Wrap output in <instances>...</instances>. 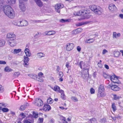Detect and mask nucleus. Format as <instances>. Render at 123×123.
Returning <instances> with one entry per match:
<instances>
[{
    "label": "nucleus",
    "mask_w": 123,
    "mask_h": 123,
    "mask_svg": "<svg viewBox=\"0 0 123 123\" xmlns=\"http://www.w3.org/2000/svg\"><path fill=\"white\" fill-rule=\"evenodd\" d=\"M110 78L111 80L114 83H120L117 78L115 75L111 76Z\"/></svg>",
    "instance_id": "20e7f679"
},
{
    "label": "nucleus",
    "mask_w": 123,
    "mask_h": 123,
    "mask_svg": "<svg viewBox=\"0 0 123 123\" xmlns=\"http://www.w3.org/2000/svg\"><path fill=\"white\" fill-rule=\"evenodd\" d=\"M17 21V26H21L22 21L21 20Z\"/></svg>",
    "instance_id": "c03bdc74"
},
{
    "label": "nucleus",
    "mask_w": 123,
    "mask_h": 123,
    "mask_svg": "<svg viewBox=\"0 0 123 123\" xmlns=\"http://www.w3.org/2000/svg\"><path fill=\"white\" fill-rule=\"evenodd\" d=\"M60 69V68L58 66L56 69V70L57 71V73L58 72Z\"/></svg>",
    "instance_id": "338daca9"
},
{
    "label": "nucleus",
    "mask_w": 123,
    "mask_h": 123,
    "mask_svg": "<svg viewBox=\"0 0 123 123\" xmlns=\"http://www.w3.org/2000/svg\"><path fill=\"white\" fill-rule=\"evenodd\" d=\"M19 5L20 9L22 11H24L26 9L25 3L21 0H19Z\"/></svg>",
    "instance_id": "f03ea898"
},
{
    "label": "nucleus",
    "mask_w": 123,
    "mask_h": 123,
    "mask_svg": "<svg viewBox=\"0 0 123 123\" xmlns=\"http://www.w3.org/2000/svg\"><path fill=\"white\" fill-rule=\"evenodd\" d=\"M24 123H31V121L29 119H26L24 120Z\"/></svg>",
    "instance_id": "a18cd8bd"
},
{
    "label": "nucleus",
    "mask_w": 123,
    "mask_h": 123,
    "mask_svg": "<svg viewBox=\"0 0 123 123\" xmlns=\"http://www.w3.org/2000/svg\"><path fill=\"white\" fill-rule=\"evenodd\" d=\"M46 35H53L55 33V32L54 31H46L45 32Z\"/></svg>",
    "instance_id": "4468645a"
},
{
    "label": "nucleus",
    "mask_w": 123,
    "mask_h": 123,
    "mask_svg": "<svg viewBox=\"0 0 123 123\" xmlns=\"http://www.w3.org/2000/svg\"><path fill=\"white\" fill-rule=\"evenodd\" d=\"M96 11H95V13L98 15H100L102 13V9L99 6H98Z\"/></svg>",
    "instance_id": "f8f14e48"
},
{
    "label": "nucleus",
    "mask_w": 123,
    "mask_h": 123,
    "mask_svg": "<svg viewBox=\"0 0 123 123\" xmlns=\"http://www.w3.org/2000/svg\"><path fill=\"white\" fill-rule=\"evenodd\" d=\"M71 99L74 101H77L78 100L75 97H72L71 98Z\"/></svg>",
    "instance_id": "603ef678"
},
{
    "label": "nucleus",
    "mask_w": 123,
    "mask_h": 123,
    "mask_svg": "<svg viewBox=\"0 0 123 123\" xmlns=\"http://www.w3.org/2000/svg\"><path fill=\"white\" fill-rule=\"evenodd\" d=\"M64 6L63 5L60 4H56L55 6V11L59 13L60 12V9L62 8Z\"/></svg>",
    "instance_id": "423d86ee"
},
{
    "label": "nucleus",
    "mask_w": 123,
    "mask_h": 123,
    "mask_svg": "<svg viewBox=\"0 0 123 123\" xmlns=\"http://www.w3.org/2000/svg\"><path fill=\"white\" fill-rule=\"evenodd\" d=\"M91 123H97V121L96 119L94 118H92L90 120Z\"/></svg>",
    "instance_id": "4c0bfd02"
},
{
    "label": "nucleus",
    "mask_w": 123,
    "mask_h": 123,
    "mask_svg": "<svg viewBox=\"0 0 123 123\" xmlns=\"http://www.w3.org/2000/svg\"><path fill=\"white\" fill-rule=\"evenodd\" d=\"M103 76L105 79L109 78H110V77L111 76H110L109 75L105 73H103Z\"/></svg>",
    "instance_id": "c9c22d12"
},
{
    "label": "nucleus",
    "mask_w": 123,
    "mask_h": 123,
    "mask_svg": "<svg viewBox=\"0 0 123 123\" xmlns=\"http://www.w3.org/2000/svg\"><path fill=\"white\" fill-rule=\"evenodd\" d=\"M24 62H28L29 61V59L28 57L24 56Z\"/></svg>",
    "instance_id": "58836bf2"
},
{
    "label": "nucleus",
    "mask_w": 123,
    "mask_h": 123,
    "mask_svg": "<svg viewBox=\"0 0 123 123\" xmlns=\"http://www.w3.org/2000/svg\"><path fill=\"white\" fill-rule=\"evenodd\" d=\"M7 37L9 39H16V35L13 33H9L7 34Z\"/></svg>",
    "instance_id": "1a4fd4ad"
},
{
    "label": "nucleus",
    "mask_w": 123,
    "mask_h": 123,
    "mask_svg": "<svg viewBox=\"0 0 123 123\" xmlns=\"http://www.w3.org/2000/svg\"><path fill=\"white\" fill-rule=\"evenodd\" d=\"M4 70L5 72H8L11 71L12 70V69L10 68L9 67L7 66L5 67Z\"/></svg>",
    "instance_id": "bb28decb"
},
{
    "label": "nucleus",
    "mask_w": 123,
    "mask_h": 123,
    "mask_svg": "<svg viewBox=\"0 0 123 123\" xmlns=\"http://www.w3.org/2000/svg\"><path fill=\"white\" fill-rule=\"evenodd\" d=\"M33 22L35 23H42L43 21L42 20H33Z\"/></svg>",
    "instance_id": "de8ad7c7"
},
{
    "label": "nucleus",
    "mask_w": 123,
    "mask_h": 123,
    "mask_svg": "<svg viewBox=\"0 0 123 123\" xmlns=\"http://www.w3.org/2000/svg\"><path fill=\"white\" fill-rule=\"evenodd\" d=\"M28 25V22L25 20H23L22 21L21 26H26Z\"/></svg>",
    "instance_id": "b1692460"
},
{
    "label": "nucleus",
    "mask_w": 123,
    "mask_h": 123,
    "mask_svg": "<svg viewBox=\"0 0 123 123\" xmlns=\"http://www.w3.org/2000/svg\"><path fill=\"white\" fill-rule=\"evenodd\" d=\"M28 75L31 78L34 79H36L37 76L36 75L32 74H28Z\"/></svg>",
    "instance_id": "cd10ccee"
},
{
    "label": "nucleus",
    "mask_w": 123,
    "mask_h": 123,
    "mask_svg": "<svg viewBox=\"0 0 123 123\" xmlns=\"http://www.w3.org/2000/svg\"><path fill=\"white\" fill-rule=\"evenodd\" d=\"M94 40V39H90L86 40V42L87 43H91L93 42Z\"/></svg>",
    "instance_id": "473e14b6"
},
{
    "label": "nucleus",
    "mask_w": 123,
    "mask_h": 123,
    "mask_svg": "<svg viewBox=\"0 0 123 123\" xmlns=\"http://www.w3.org/2000/svg\"><path fill=\"white\" fill-rule=\"evenodd\" d=\"M69 62H67L66 63V66L68 69L70 67V66L69 65Z\"/></svg>",
    "instance_id": "5fc2aeb1"
},
{
    "label": "nucleus",
    "mask_w": 123,
    "mask_h": 123,
    "mask_svg": "<svg viewBox=\"0 0 123 123\" xmlns=\"http://www.w3.org/2000/svg\"><path fill=\"white\" fill-rule=\"evenodd\" d=\"M16 39H9L8 41V43L12 47H14L15 46L16 44Z\"/></svg>",
    "instance_id": "39448f33"
},
{
    "label": "nucleus",
    "mask_w": 123,
    "mask_h": 123,
    "mask_svg": "<svg viewBox=\"0 0 123 123\" xmlns=\"http://www.w3.org/2000/svg\"><path fill=\"white\" fill-rule=\"evenodd\" d=\"M35 2L38 6L41 7L42 6L43 3L40 0H37Z\"/></svg>",
    "instance_id": "412c9836"
},
{
    "label": "nucleus",
    "mask_w": 123,
    "mask_h": 123,
    "mask_svg": "<svg viewBox=\"0 0 123 123\" xmlns=\"http://www.w3.org/2000/svg\"><path fill=\"white\" fill-rule=\"evenodd\" d=\"M113 53L114 56L115 57H119L120 54V52L116 50H114Z\"/></svg>",
    "instance_id": "6ab92c4d"
},
{
    "label": "nucleus",
    "mask_w": 123,
    "mask_h": 123,
    "mask_svg": "<svg viewBox=\"0 0 123 123\" xmlns=\"http://www.w3.org/2000/svg\"><path fill=\"white\" fill-rule=\"evenodd\" d=\"M36 79L37 81L40 82H42L43 81V80L42 77H39L38 76V77L37 76Z\"/></svg>",
    "instance_id": "c756f323"
},
{
    "label": "nucleus",
    "mask_w": 123,
    "mask_h": 123,
    "mask_svg": "<svg viewBox=\"0 0 123 123\" xmlns=\"http://www.w3.org/2000/svg\"><path fill=\"white\" fill-rule=\"evenodd\" d=\"M47 101L48 103L50 104L53 103V100L51 98H49L48 99Z\"/></svg>",
    "instance_id": "e433bc0d"
},
{
    "label": "nucleus",
    "mask_w": 123,
    "mask_h": 123,
    "mask_svg": "<svg viewBox=\"0 0 123 123\" xmlns=\"http://www.w3.org/2000/svg\"><path fill=\"white\" fill-rule=\"evenodd\" d=\"M81 48L79 46H78L77 47V50L79 52L81 50Z\"/></svg>",
    "instance_id": "680f3d73"
},
{
    "label": "nucleus",
    "mask_w": 123,
    "mask_h": 123,
    "mask_svg": "<svg viewBox=\"0 0 123 123\" xmlns=\"http://www.w3.org/2000/svg\"><path fill=\"white\" fill-rule=\"evenodd\" d=\"M121 34L120 33L117 34L116 32H114L113 33V37L117 38L120 36Z\"/></svg>",
    "instance_id": "4be33fe9"
},
{
    "label": "nucleus",
    "mask_w": 123,
    "mask_h": 123,
    "mask_svg": "<svg viewBox=\"0 0 123 123\" xmlns=\"http://www.w3.org/2000/svg\"><path fill=\"white\" fill-rule=\"evenodd\" d=\"M9 1H7L6 2L7 3H9V4H14L16 2V0H9Z\"/></svg>",
    "instance_id": "c85d7f7f"
},
{
    "label": "nucleus",
    "mask_w": 123,
    "mask_h": 123,
    "mask_svg": "<svg viewBox=\"0 0 123 123\" xmlns=\"http://www.w3.org/2000/svg\"><path fill=\"white\" fill-rule=\"evenodd\" d=\"M105 95V94L104 93V92H102L101 91H98V92L97 94L98 97H104Z\"/></svg>",
    "instance_id": "dca6fc26"
},
{
    "label": "nucleus",
    "mask_w": 123,
    "mask_h": 123,
    "mask_svg": "<svg viewBox=\"0 0 123 123\" xmlns=\"http://www.w3.org/2000/svg\"><path fill=\"white\" fill-rule=\"evenodd\" d=\"M58 74L59 77H62L63 75V74L62 72L61 71L60 72L58 73Z\"/></svg>",
    "instance_id": "09e8293b"
},
{
    "label": "nucleus",
    "mask_w": 123,
    "mask_h": 123,
    "mask_svg": "<svg viewBox=\"0 0 123 123\" xmlns=\"http://www.w3.org/2000/svg\"><path fill=\"white\" fill-rule=\"evenodd\" d=\"M104 91L105 88L104 86L103 85H100L98 88V91L104 92Z\"/></svg>",
    "instance_id": "aec40b11"
},
{
    "label": "nucleus",
    "mask_w": 123,
    "mask_h": 123,
    "mask_svg": "<svg viewBox=\"0 0 123 123\" xmlns=\"http://www.w3.org/2000/svg\"><path fill=\"white\" fill-rule=\"evenodd\" d=\"M90 92L91 94H94L95 92V90L93 88H92L90 89Z\"/></svg>",
    "instance_id": "3c124183"
},
{
    "label": "nucleus",
    "mask_w": 123,
    "mask_h": 123,
    "mask_svg": "<svg viewBox=\"0 0 123 123\" xmlns=\"http://www.w3.org/2000/svg\"><path fill=\"white\" fill-rule=\"evenodd\" d=\"M3 10L6 15L9 18H12L15 17V12L10 6L4 5L3 6Z\"/></svg>",
    "instance_id": "f257e3e1"
},
{
    "label": "nucleus",
    "mask_w": 123,
    "mask_h": 123,
    "mask_svg": "<svg viewBox=\"0 0 123 123\" xmlns=\"http://www.w3.org/2000/svg\"><path fill=\"white\" fill-rule=\"evenodd\" d=\"M119 17L122 19H123V14H120L119 15Z\"/></svg>",
    "instance_id": "774afa93"
},
{
    "label": "nucleus",
    "mask_w": 123,
    "mask_h": 123,
    "mask_svg": "<svg viewBox=\"0 0 123 123\" xmlns=\"http://www.w3.org/2000/svg\"><path fill=\"white\" fill-rule=\"evenodd\" d=\"M108 52V51L107 50H106V49H104L102 53L103 54H105L106 53Z\"/></svg>",
    "instance_id": "13d9d810"
},
{
    "label": "nucleus",
    "mask_w": 123,
    "mask_h": 123,
    "mask_svg": "<svg viewBox=\"0 0 123 123\" xmlns=\"http://www.w3.org/2000/svg\"><path fill=\"white\" fill-rule=\"evenodd\" d=\"M108 87L110 88H111L112 90L114 91H119L120 89V88L117 86L115 85H113L111 84L109 85Z\"/></svg>",
    "instance_id": "0eeeda50"
},
{
    "label": "nucleus",
    "mask_w": 123,
    "mask_h": 123,
    "mask_svg": "<svg viewBox=\"0 0 123 123\" xmlns=\"http://www.w3.org/2000/svg\"><path fill=\"white\" fill-rule=\"evenodd\" d=\"M43 102L39 98H36L35 100V105L39 107H40L43 105Z\"/></svg>",
    "instance_id": "6e6552de"
},
{
    "label": "nucleus",
    "mask_w": 123,
    "mask_h": 123,
    "mask_svg": "<svg viewBox=\"0 0 123 123\" xmlns=\"http://www.w3.org/2000/svg\"><path fill=\"white\" fill-rule=\"evenodd\" d=\"M60 93L61 94V97L63 99H65V96L64 94V91L62 90H61L60 91Z\"/></svg>",
    "instance_id": "5701e85b"
},
{
    "label": "nucleus",
    "mask_w": 123,
    "mask_h": 123,
    "mask_svg": "<svg viewBox=\"0 0 123 123\" xmlns=\"http://www.w3.org/2000/svg\"><path fill=\"white\" fill-rule=\"evenodd\" d=\"M43 74L41 72L40 73L38 74V76L39 77H41L43 76Z\"/></svg>",
    "instance_id": "052dcab7"
},
{
    "label": "nucleus",
    "mask_w": 123,
    "mask_h": 123,
    "mask_svg": "<svg viewBox=\"0 0 123 123\" xmlns=\"http://www.w3.org/2000/svg\"><path fill=\"white\" fill-rule=\"evenodd\" d=\"M4 91V89L3 87L0 85V93H2Z\"/></svg>",
    "instance_id": "a19ab883"
},
{
    "label": "nucleus",
    "mask_w": 123,
    "mask_h": 123,
    "mask_svg": "<svg viewBox=\"0 0 123 123\" xmlns=\"http://www.w3.org/2000/svg\"><path fill=\"white\" fill-rule=\"evenodd\" d=\"M5 43V42L4 40H0V47L4 46Z\"/></svg>",
    "instance_id": "72a5a7b5"
},
{
    "label": "nucleus",
    "mask_w": 123,
    "mask_h": 123,
    "mask_svg": "<svg viewBox=\"0 0 123 123\" xmlns=\"http://www.w3.org/2000/svg\"><path fill=\"white\" fill-rule=\"evenodd\" d=\"M51 109L50 106L48 104L45 105L43 108V110L45 111H48Z\"/></svg>",
    "instance_id": "9b49d317"
},
{
    "label": "nucleus",
    "mask_w": 123,
    "mask_h": 123,
    "mask_svg": "<svg viewBox=\"0 0 123 123\" xmlns=\"http://www.w3.org/2000/svg\"><path fill=\"white\" fill-rule=\"evenodd\" d=\"M111 106L113 111L115 112L117 110V108L115 105V103H112Z\"/></svg>",
    "instance_id": "7c9ffc66"
},
{
    "label": "nucleus",
    "mask_w": 123,
    "mask_h": 123,
    "mask_svg": "<svg viewBox=\"0 0 123 123\" xmlns=\"http://www.w3.org/2000/svg\"><path fill=\"white\" fill-rule=\"evenodd\" d=\"M37 55L38 57L39 58L44 57L45 56V54L41 52L38 53Z\"/></svg>",
    "instance_id": "393cba45"
},
{
    "label": "nucleus",
    "mask_w": 123,
    "mask_h": 123,
    "mask_svg": "<svg viewBox=\"0 0 123 123\" xmlns=\"http://www.w3.org/2000/svg\"><path fill=\"white\" fill-rule=\"evenodd\" d=\"M26 108V106L25 105H22L21 106L20 110H25Z\"/></svg>",
    "instance_id": "49530a36"
},
{
    "label": "nucleus",
    "mask_w": 123,
    "mask_h": 123,
    "mask_svg": "<svg viewBox=\"0 0 123 123\" xmlns=\"http://www.w3.org/2000/svg\"><path fill=\"white\" fill-rule=\"evenodd\" d=\"M109 9L111 11L116 10V8L115 5L112 4L109 5Z\"/></svg>",
    "instance_id": "ddd939ff"
},
{
    "label": "nucleus",
    "mask_w": 123,
    "mask_h": 123,
    "mask_svg": "<svg viewBox=\"0 0 123 123\" xmlns=\"http://www.w3.org/2000/svg\"><path fill=\"white\" fill-rule=\"evenodd\" d=\"M6 64V62L5 61L0 60V64Z\"/></svg>",
    "instance_id": "4d7b16f0"
},
{
    "label": "nucleus",
    "mask_w": 123,
    "mask_h": 123,
    "mask_svg": "<svg viewBox=\"0 0 123 123\" xmlns=\"http://www.w3.org/2000/svg\"><path fill=\"white\" fill-rule=\"evenodd\" d=\"M79 65L80 68L82 69V67H83L85 66V64L84 62L83 61H81L79 63Z\"/></svg>",
    "instance_id": "2f4dec72"
},
{
    "label": "nucleus",
    "mask_w": 123,
    "mask_h": 123,
    "mask_svg": "<svg viewBox=\"0 0 123 123\" xmlns=\"http://www.w3.org/2000/svg\"><path fill=\"white\" fill-rule=\"evenodd\" d=\"M60 88L57 86H55L53 88H52V89L54 91L60 93V91L61 90H60Z\"/></svg>",
    "instance_id": "a211bd4d"
},
{
    "label": "nucleus",
    "mask_w": 123,
    "mask_h": 123,
    "mask_svg": "<svg viewBox=\"0 0 123 123\" xmlns=\"http://www.w3.org/2000/svg\"><path fill=\"white\" fill-rule=\"evenodd\" d=\"M20 74V73L19 72H15L13 74L15 77H18Z\"/></svg>",
    "instance_id": "ea45409f"
},
{
    "label": "nucleus",
    "mask_w": 123,
    "mask_h": 123,
    "mask_svg": "<svg viewBox=\"0 0 123 123\" xmlns=\"http://www.w3.org/2000/svg\"><path fill=\"white\" fill-rule=\"evenodd\" d=\"M28 62H24L23 64L25 67H26L28 65Z\"/></svg>",
    "instance_id": "69168bd1"
},
{
    "label": "nucleus",
    "mask_w": 123,
    "mask_h": 123,
    "mask_svg": "<svg viewBox=\"0 0 123 123\" xmlns=\"http://www.w3.org/2000/svg\"><path fill=\"white\" fill-rule=\"evenodd\" d=\"M13 24L16 25L17 26V21H14L13 22Z\"/></svg>",
    "instance_id": "e2e57ef3"
},
{
    "label": "nucleus",
    "mask_w": 123,
    "mask_h": 123,
    "mask_svg": "<svg viewBox=\"0 0 123 123\" xmlns=\"http://www.w3.org/2000/svg\"><path fill=\"white\" fill-rule=\"evenodd\" d=\"M43 121V118H40L38 120V122L39 123H42Z\"/></svg>",
    "instance_id": "6e6d98bb"
},
{
    "label": "nucleus",
    "mask_w": 123,
    "mask_h": 123,
    "mask_svg": "<svg viewBox=\"0 0 123 123\" xmlns=\"http://www.w3.org/2000/svg\"><path fill=\"white\" fill-rule=\"evenodd\" d=\"M67 50L68 51L71 50L74 47V45L72 43H68L66 45Z\"/></svg>",
    "instance_id": "9d476101"
},
{
    "label": "nucleus",
    "mask_w": 123,
    "mask_h": 123,
    "mask_svg": "<svg viewBox=\"0 0 123 123\" xmlns=\"http://www.w3.org/2000/svg\"><path fill=\"white\" fill-rule=\"evenodd\" d=\"M20 115L21 116V117L22 118H25V114L23 113H22L20 114Z\"/></svg>",
    "instance_id": "bf43d9fd"
},
{
    "label": "nucleus",
    "mask_w": 123,
    "mask_h": 123,
    "mask_svg": "<svg viewBox=\"0 0 123 123\" xmlns=\"http://www.w3.org/2000/svg\"><path fill=\"white\" fill-rule=\"evenodd\" d=\"M21 49H15L13 50H12V52L14 54H17L21 52Z\"/></svg>",
    "instance_id": "f3484780"
},
{
    "label": "nucleus",
    "mask_w": 123,
    "mask_h": 123,
    "mask_svg": "<svg viewBox=\"0 0 123 123\" xmlns=\"http://www.w3.org/2000/svg\"><path fill=\"white\" fill-rule=\"evenodd\" d=\"M33 117L34 118H37L38 117V114L34 112L33 113Z\"/></svg>",
    "instance_id": "864d4df0"
},
{
    "label": "nucleus",
    "mask_w": 123,
    "mask_h": 123,
    "mask_svg": "<svg viewBox=\"0 0 123 123\" xmlns=\"http://www.w3.org/2000/svg\"><path fill=\"white\" fill-rule=\"evenodd\" d=\"M87 14L86 10L80 11L78 12H75L74 14L75 16H79L81 15H83L84 16H86V14Z\"/></svg>",
    "instance_id": "7ed1b4c3"
},
{
    "label": "nucleus",
    "mask_w": 123,
    "mask_h": 123,
    "mask_svg": "<svg viewBox=\"0 0 123 123\" xmlns=\"http://www.w3.org/2000/svg\"><path fill=\"white\" fill-rule=\"evenodd\" d=\"M4 0H0V6L3 7L2 6V4L4 3Z\"/></svg>",
    "instance_id": "8fccbe9b"
},
{
    "label": "nucleus",
    "mask_w": 123,
    "mask_h": 123,
    "mask_svg": "<svg viewBox=\"0 0 123 123\" xmlns=\"http://www.w3.org/2000/svg\"><path fill=\"white\" fill-rule=\"evenodd\" d=\"M59 108H60L61 109H65V110H67L68 109L67 108H65V107H63L62 106H60L59 107Z\"/></svg>",
    "instance_id": "0e129e2a"
},
{
    "label": "nucleus",
    "mask_w": 123,
    "mask_h": 123,
    "mask_svg": "<svg viewBox=\"0 0 123 123\" xmlns=\"http://www.w3.org/2000/svg\"><path fill=\"white\" fill-rule=\"evenodd\" d=\"M25 52L26 55V56L27 57H29L31 55V53L30 52L29 49L27 48H25L24 50Z\"/></svg>",
    "instance_id": "2eb2a0df"
},
{
    "label": "nucleus",
    "mask_w": 123,
    "mask_h": 123,
    "mask_svg": "<svg viewBox=\"0 0 123 123\" xmlns=\"http://www.w3.org/2000/svg\"><path fill=\"white\" fill-rule=\"evenodd\" d=\"M2 111L4 112H7L9 111V109L7 108H2Z\"/></svg>",
    "instance_id": "79ce46f5"
},
{
    "label": "nucleus",
    "mask_w": 123,
    "mask_h": 123,
    "mask_svg": "<svg viewBox=\"0 0 123 123\" xmlns=\"http://www.w3.org/2000/svg\"><path fill=\"white\" fill-rule=\"evenodd\" d=\"M113 95L114 99L116 100H117L120 98V97L117 96L116 94H114Z\"/></svg>",
    "instance_id": "f704fd0d"
},
{
    "label": "nucleus",
    "mask_w": 123,
    "mask_h": 123,
    "mask_svg": "<svg viewBox=\"0 0 123 123\" xmlns=\"http://www.w3.org/2000/svg\"><path fill=\"white\" fill-rule=\"evenodd\" d=\"M98 8V7L97 6H96L95 5H93L91 7V9L94 12L95 11H96V9Z\"/></svg>",
    "instance_id": "a878e982"
},
{
    "label": "nucleus",
    "mask_w": 123,
    "mask_h": 123,
    "mask_svg": "<svg viewBox=\"0 0 123 123\" xmlns=\"http://www.w3.org/2000/svg\"><path fill=\"white\" fill-rule=\"evenodd\" d=\"M60 21L62 23H64L65 22L69 21V20L68 19H62L60 20Z\"/></svg>",
    "instance_id": "37998d69"
}]
</instances>
